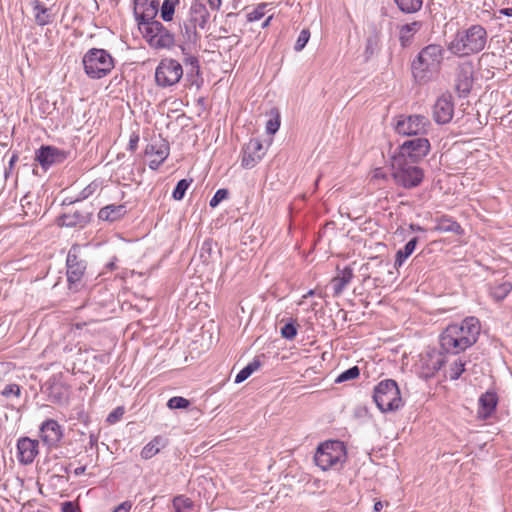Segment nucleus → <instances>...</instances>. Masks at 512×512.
I'll return each instance as SVG.
<instances>
[{"label":"nucleus","mask_w":512,"mask_h":512,"mask_svg":"<svg viewBox=\"0 0 512 512\" xmlns=\"http://www.w3.org/2000/svg\"><path fill=\"white\" fill-rule=\"evenodd\" d=\"M480 329V322L475 317L447 326L439 336L442 354L457 355L465 351L477 342Z\"/></svg>","instance_id":"nucleus-1"},{"label":"nucleus","mask_w":512,"mask_h":512,"mask_svg":"<svg viewBox=\"0 0 512 512\" xmlns=\"http://www.w3.org/2000/svg\"><path fill=\"white\" fill-rule=\"evenodd\" d=\"M488 34L480 24L457 30L447 49L455 56L465 57L481 52L487 43Z\"/></svg>","instance_id":"nucleus-2"},{"label":"nucleus","mask_w":512,"mask_h":512,"mask_svg":"<svg viewBox=\"0 0 512 512\" xmlns=\"http://www.w3.org/2000/svg\"><path fill=\"white\" fill-rule=\"evenodd\" d=\"M444 58V49L438 44H429L422 48L411 64L413 78L424 84L432 80L440 69Z\"/></svg>","instance_id":"nucleus-3"},{"label":"nucleus","mask_w":512,"mask_h":512,"mask_svg":"<svg viewBox=\"0 0 512 512\" xmlns=\"http://www.w3.org/2000/svg\"><path fill=\"white\" fill-rule=\"evenodd\" d=\"M391 169L395 184L405 189L418 187L424 179V171L417 163L401 157H391Z\"/></svg>","instance_id":"nucleus-4"},{"label":"nucleus","mask_w":512,"mask_h":512,"mask_svg":"<svg viewBox=\"0 0 512 512\" xmlns=\"http://www.w3.org/2000/svg\"><path fill=\"white\" fill-rule=\"evenodd\" d=\"M84 71L91 79H101L114 68V59L105 49L91 48L82 59Z\"/></svg>","instance_id":"nucleus-5"},{"label":"nucleus","mask_w":512,"mask_h":512,"mask_svg":"<svg viewBox=\"0 0 512 512\" xmlns=\"http://www.w3.org/2000/svg\"><path fill=\"white\" fill-rule=\"evenodd\" d=\"M373 400L381 412L395 411L403 406L400 390L393 379L382 380L375 386Z\"/></svg>","instance_id":"nucleus-6"},{"label":"nucleus","mask_w":512,"mask_h":512,"mask_svg":"<svg viewBox=\"0 0 512 512\" xmlns=\"http://www.w3.org/2000/svg\"><path fill=\"white\" fill-rule=\"evenodd\" d=\"M346 460V449L341 441H326L316 450L315 464L323 471L342 466Z\"/></svg>","instance_id":"nucleus-7"},{"label":"nucleus","mask_w":512,"mask_h":512,"mask_svg":"<svg viewBox=\"0 0 512 512\" xmlns=\"http://www.w3.org/2000/svg\"><path fill=\"white\" fill-rule=\"evenodd\" d=\"M183 76V67L175 59L164 58L156 67L155 82L161 88L176 85Z\"/></svg>","instance_id":"nucleus-8"},{"label":"nucleus","mask_w":512,"mask_h":512,"mask_svg":"<svg viewBox=\"0 0 512 512\" xmlns=\"http://www.w3.org/2000/svg\"><path fill=\"white\" fill-rule=\"evenodd\" d=\"M430 151V142L425 137H415L404 141L392 157H401L406 161L418 163Z\"/></svg>","instance_id":"nucleus-9"},{"label":"nucleus","mask_w":512,"mask_h":512,"mask_svg":"<svg viewBox=\"0 0 512 512\" xmlns=\"http://www.w3.org/2000/svg\"><path fill=\"white\" fill-rule=\"evenodd\" d=\"M430 121L423 115L400 116L395 124V131L402 136H422L427 134Z\"/></svg>","instance_id":"nucleus-10"},{"label":"nucleus","mask_w":512,"mask_h":512,"mask_svg":"<svg viewBox=\"0 0 512 512\" xmlns=\"http://www.w3.org/2000/svg\"><path fill=\"white\" fill-rule=\"evenodd\" d=\"M445 363L441 351L430 349L420 354L417 370L421 378L429 379L438 372Z\"/></svg>","instance_id":"nucleus-11"},{"label":"nucleus","mask_w":512,"mask_h":512,"mask_svg":"<svg viewBox=\"0 0 512 512\" xmlns=\"http://www.w3.org/2000/svg\"><path fill=\"white\" fill-rule=\"evenodd\" d=\"M78 252L79 248L77 246H73L69 250L66 259L67 281L69 283V288H74L75 290H77L86 271V262L79 258Z\"/></svg>","instance_id":"nucleus-12"},{"label":"nucleus","mask_w":512,"mask_h":512,"mask_svg":"<svg viewBox=\"0 0 512 512\" xmlns=\"http://www.w3.org/2000/svg\"><path fill=\"white\" fill-rule=\"evenodd\" d=\"M454 114V103L449 94L441 95L433 106V119L437 124L449 123Z\"/></svg>","instance_id":"nucleus-13"},{"label":"nucleus","mask_w":512,"mask_h":512,"mask_svg":"<svg viewBox=\"0 0 512 512\" xmlns=\"http://www.w3.org/2000/svg\"><path fill=\"white\" fill-rule=\"evenodd\" d=\"M241 165L246 169L253 168L265 155V149L259 139H251L242 150Z\"/></svg>","instance_id":"nucleus-14"},{"label":"nucleus","mask_w":512,"mask_h":512,"mask_svg":"<svg viewBox=\"0 0 512 512\" xmlns=\"http://www.w3.org/2000/svg\"><path fill=\"white\" fill-rule=\"evenodd\" d=\"M66 152L53 146H41L36 152V160L47 169L55 163H61L66 159Z\"/></svg>","instance_id":"nucleus-15"},{"label":"nucleus","mask_w":512,"mask_h":512,"mask_svg":"<svg viewBox=\"0 0 512 512\" xmlns=\"http://www.w3.org/2000/svg\"><path fill=\"white\" fill-rule=\"evenodd\" d=\"M145 153L154 156L149 162V168L157 170L169 155V145L165 140L159 139L147 145Z\"/></svg>","instance_id":"nucleus-16"},{"label":"nucleus","mask_w":512,"mask_h":512,"mask_svg":"<svg viewBox=\"0 0 512 512\" xmlns=\"http://www.w3.org/2000/svg\"><path fill=\"white\" fill-rule=\"evenodd\" d=\"M159 8L158 0H134V15L137 22L153 20Z\"/></svg>","instance_id":"nucleus-17"},{"label":"nucleus","mask_w":512,"mask_h":512,"mask_svg":"<svg viewBox=\"0 0 512 512\" xmlns=\"http://www.w3.org/2000/svg\"><path fill=\"white\" fill-rule=\"evenodd\" d=\"M18 460L22 464H31L38 454V441L22 437L17 442Z\"/></svg>","instance_id":"nucleus-18"},{"label":"nucleus","mask_w":512,"mask_h":512,"mask_svg":"<svg viewBox=\"0 0 512 512\" xmlns=\"http://www.w3.org/2000/svg\"><path fill=\"white\" fill-rule=\"evenodd\" d=\"M61 426L56 420L48 419L40 426V437L49 446L56 445L62 438Z\"/></svg>","instance_id":"nucleus-19"},{"label":"nucleus","mask_w":512,"mask_h":512,"mask_svg":"<svg viewBox=\"0 0 512 512\" xmlns=\"http://www.w3.org/2000/svg\"><path fill=\"white\" fill-rule=\"evenodd\" d=\"M91 212L86 210H74L62 214L58 218V224L65 227H84L90 222Z\"/></svg>","instance_id":"nucleus-20"},{"label":"nucleus","mask_w":512,"mask_h":512,"mask_svg":"<svg viewBox=\"0 0 512 512\" xmlns=\"http://www.w3.org/2000/svg\"><path fill=\"white\" fill-rule=\"evenodd\" d=\"M210 14L205 4L199 0L192 2L190 7L189 22L197 25L200 29H204L208 23Z\"/></svg>","instance_id":"nucleus-21"},{"label":"nucleus","mask_w":512,"mask_h":512,"mask_svg":"<svg viewBox=\"0 0 512 512\" xmlns=\"http://www.w3.org/2000/svg\"><path fill=\"white\" fill-rule=\"evenodd\" d=\"M337 275L332 279L331 284L334 296H339L354 277L353 269L346 266L344 269H337Z\"/></svg>","instance_id":"nucleus-22"},{"label":"nucleus","mask_w":512,"mask_h":512,"mask_svg":"<svg viewBox=\"0 0 512 512\" xmlns=\"http://www.w3.org/2000/svg\"><path fill=\"white\" fill-rule=\"evenodd\" d=\"M435 222L436 225L433 228L434 231L440 233H453L456 235H462L464 232L460 224L448 215L435 218Z\"/></svg>","instance_id":"nucleus-23"},{"label":"nucleus","mask_w":512,"mask_h":512,"mask_svg":"<svg viewBox=\"0 0 512 512\" xmlns=\"http://www.w3.org/2000/svg\"><path fill=\"white\" fill-rule=\"evenodd\" d=\"M498 403V396L493 391H487L479 398V414L488 418L495 411Z\"/></svg>","instance_id":"nucleus-24"},{"label":"nucleus","mask_w":512,"mask_h":512,"mask_svg":"<svg viewBox=\"0 0 512 512\" xmlns=\"http://www.w3.org/2000/svg\"><path fill=\"white\" fill-rule=\"evenodd\" d=\"M127 213L126 206L123 204H111L107 205L99 210L98 218L103 221L114 222Z\"/></svg>","instance_id":"nucleus-25"},{"label":"nucleus","mask_w":512,"mask_h":512,"mask_svg":"<svg viewBox=\"0 0 512 512\" xmlns=\"http://www.w3.org/2000/svg\"><path fill=\"white\" fill-rule=\"evenodd\" d=\"M168 444V440L163 436H155L149 443H147L141 450V457L145 460L151 459L160 452L162 448H165Z\"/></svg>","instance_id":"nucleus-26"},{"label":"nucleus","mask_w":512,"mask_h":512,"mask_svg":"<svg viewBox=\"0 0 512 512\" xmlns=\"http://www.w3.org/2000/svg\"><path fill=\"white\" fill-rule=\"evenodd\" d=\"M139 29L142 31L147 42L151 45V40H154L156 36L163 31V24L160 21L148 20L137 22Z\"/></svg>","instance_id":"nucleus-27"},{"label":"nucleus","mask_w":512,"mask_h":512,"mask_svg":"<svg viewBox=\"0 0 512 512\" xmlns=\"http://www.w3.org/2000/svg\"><path fill=\"white\" fill-rule=\"evenodd\" d=\"M31 5L33 8L35 22L39 26H45L52 22L50 9H48L41 1L34 0L31 2Z\"/></svg>","instance_id":"nucleus-28"},{"label":"nucleus","mask_w":512,"mask_h":512,"mask_svg":"<svg viewBox=\"0 0 512 512\" xmlns=\"http://www.w3.org/2000/svg\"><path fill=\"white\" fill-rule=\"evenodd\" d=\"M423 23L421 21H414L403 25L400 28L399 40L402 46L410 44L413 36L421 30Z\"/></svg>","instance_id":"nucleus-29"},{"label":"nucleus","mask_w":512,"mask_h":512,"mask_svg":"<svg viewBox=\"0 0 512 512\" xmlns=\"http://www.w3.org/2000/svg\"><path fill=\"white\" fill-rule=\"evenodd\" d=\"M417 243H418V238L413 237L405 244L404 248L399 249L397 251L396 256H395V263H394V266L396 268L402 266L403 263L405 262V260L414 252V250L417 246Z\"/></svg>","instance_id":"nucleus-30"},{"label":"nucleus","mask_w":512,"mask_h":512,"mask_svg":"<svg viewBox=\"0 0 512 512\" xmlns=\"http://www.w3.org/2000/svg\"><path fill=\"white\" fill-rule=\"evenodd\" d=\"M174 44V35L163 26L161 31L154 40H151V46L154 48H170Z\"/></svg>","instance_id":"nucleus-31"},{"label":"nucleus","mask_w":512,"mask_h":512,"mask_svg":"<svg viewBox=\"0 0 512 512\" xmlns=\"http://www.w3.org/2000/svg\"><path fill=\"white\" fill-rule=\"evenodd\" d=\"M472 78L467 72H460L456 78L455 88L460 96H467L472 88Z\"/></svg>","instance_id":"nucleus-32"},{"label":"nucleus","mask_w":512,"mask_h":512,"mask_svg":"<svg viewBox=\"0 0 512 512\" xmlns=\"http://www.w3.org/2000/svg\"><path fill=\"white\" fill-rule=\"evenodd\" d=\"M260 357H255L248 365H246L235 377V383L239 384L245 381L251 374L261 367Z\"/></svg>","instance_id":"nucleus-33"},{"label":"nucleus","mask_w":512,"mask_h":512,"mask_svg":"<svg viewBox=\"0 0 512 512\" xmlns=\"http://www.w3.org/2000/svg\"><path fill=\"white\" fill-rule=\"evenodd\" d=\"M511 290L512 284L506 281L491 287L490 295L495 301L500 302L507 297Z\"/></svg>","instance_id":"nucleus-34"},{"label":"nucleus","mask_w":512,"mask_h":512,"mask_svg":"<svg viewBox=\"0 0 512 512\" xmlns=\"http://www.w3.org/2000/svg\"><path fill=\"white\" fill-rule=\"evenodd\" d=\"M397 7L406 14L419 11L422 7L423 0H394Z\"/></svg>","instance_id":"nucleus-35"},{"label":"nucleus","mask_w":512,"mask_h":512,"mask_svg":"<svg viewBox=\"0 0 512 512\" xmlns=\"http://www.w3.org/2000/svg\"><path fill=\"white\" fill-rule=\"evenodd\" d=\"M197 28H199L197 25L191 23L188 21V23H184L183 28L181 29L183 38L185 41L189 43H196L199 39V35L197 33Z\"/></svg>","instance_id":"nucleus-36"},{"label":"nucleus","mask_w":512,"mask_h":512,"mask_svg":"<svg viewBox=\"0 0 512 512\" xmlns=\"http://www.w3.org/2000/svg\"><path fill=\"white\" fill-rule=\"evenodd\" d=\"M179 3V0H164L161 7V18L168 22L173 19V15L175 12V5Z\"/></svg>","instance_id":"nucleus-37"},{"label":"nucleus","mask_w":512,"mask_h":512,"mask_svg":"<svg viewBox=\"0 0 512 512\" xmlns=\"http://www.w3.org/2000/svg\"><path fill=\"white\" fill-rule=\"evenodd\" d=\"M173 507L175 512H184L185 510H190L193 508V501L190 498L179 495L174 497Z\"/></svg>","instance_id":"nucleus-38"},{"label":"nucleus","mask_w":512,"mask_h":512,"mask_svg":"<svg viewBox=\"0 0 512 512\" xmlns=\"http://www.w3.org/2000/svg\"><path fill=\"white\" fill-rule=\"evenodd\" d=\"M380 37L377 32L370 35L366 41L365 54L368 57L372 56L379 49Z\"/></svg>","instance_id":"nucleus-39"},{"label":"nucleus","mask_w":512,"mask_h":512,"mask_svg":"<svg viewBox=\"0 0 512 512\" xmlns=\"http://www.w3.org/2000/svg\"><path fill=\"white\" fill-rule=\"evenodd\" d=\"M191 183H192V179H189V180L181 179L180 181H178V183L176 184V187L172 193V197L177 201L182 200Z\"/></svg>","instance_id":"nucleus-40"},{"label":"nucleus","mask_w":512,"mask_h":512,"mask_svg":"<svg viewBox=\"0 0 512 512\" xmlns=\"http://www.w3.org/2000/svg\"><path fill=\"white\" fill-rule=\"evenodd\" d=\"M360 375V369L358 366L350 367L344 372L340 373L335 379V383H343L349 380L358 378Z\"/></svg>","instance_id":"nucleus-41"},{"label":"nucleus","mask_w":512,"mask_h":512,"mask_svg":"<svg viewBox=\"0 0 512 512\" xmlns=\"http://www.w3.org/2000/svg\"><path fill=\"white\" fill-rule=\"evenodd\" d=\"M296 335H297V324L293 320H291L290 322L286 323L281 328V336L284 339L292 340V339H294L296 337Z\"/></svg>","instance_id":"nucleus-42"},{"label":"nucleus","mask_w":512,"mask_h":512,"mask_svg":"<svg viewBox=\"0 0 512 512\" xmlns=\"http://www.w3.org/2000/svg\"><path fill=\"white\" fill-rule=\"evenodd\" d=\"M465 362H463L461 359L455 360L450 365V379L451 380H457L460 378L462 373L465 371Z\"/></svg>","instance_id":"nucleus-43"},{"label":"nucleus","mask_w":512,"mask_h":512,"mask_svg":"<svg viewBox=\"0 0 512 512\" xmlns=\"http://www.w3.org/2000/svg\"><path fill=\"white\" fill-rule=\"evenodd\" d=\"M190 405V401L184 397L174 396L167 402V406L170 409H185Z\"/></svg>","instance_id":"nucleus-44"},{"label":"nucleus","mask_w":512,"mask_h":512,"mask_svg":"<svg viewBox=\"0 0 512 512\" xmlns=\"http://www.w3.org/2000/svg\"><path fill=\"white\" fill-rule=\"evenodd\" d=\"M1 395L6 398H10V397L19 398L21 395V388L18 384H15V383L8 384L2 390Z\"/></svg>","instance_id":"nucleus-45"},{"label":"nucleus","mask_w":512,"mask_h":512,"mask_svg":"<svg viewBox=\"0 0 512 512\" xmlns=\"http://www.w3.org/2000/svg\"><path fill=\"white\" fill-rule=\"evenodd\" d=\"M272 112H274L275 115L273 118L268 120V122L266 124L267 133H269L271 135L275 134L280 127V115H279L278 111L275 109Z\"/></svg>","instance_id":"nucleus-46"},{"label":"nucleus","mask_w":512,"mask_h":512,"mask_svg":"<svg viewBox=\"0 0 512 512\" xmlns=\"http://www.w3.org/2000/svg\"><path fill=\"white\" fill-rule=\"evenodd\" d=\"M267 4L262 3L258 5L253 11L247 14V20L249 22H254L260 20L265 15Z\"/></svg>","instance_id":"nucleus-47"},{"label":"nucleus","mask_w":512,"mask_h":512,"mask_svg":"<svg viewBox=\"0 0 512 512\" xmlns=\"http://www.w3.org/2000/svg\"><path fill=\"white\" fill-rule=\"evenodd\" d=\"M309 39H310V31H309V29H303L300 32V34H299V36H298V38L296 40L294 49L296 51H301L306 46V44L308 43Z\"/></svg>","instance_id":"nucleus-48"},{"label":"nucleus","mask_w":512,"mask_h":512,"mask_svg":"<svg viewBox=\"0 0 512 512\" xmlns=\"http://www.w3.org/2000/svg\"><path fill=\"white\" fill-rule=\"evenodd\" d=\"M228 194L229 192L227 189L217 190L209 202L210 207L215 208L216 206H218L222 200L228 197Z\"/></svg>","instance_id":"nucleus-49"},{"label":"nucleus","mask_w":512,"mask_h":512,"mask_svg":"<svg viewBox=\"0 0 512 512\" xmlns=\"http://www.w3.org/2000/svg\"><path fill=\"white\" fill-rule=\"evenodd\" d=\"M124 414V409L123 407H117L116 409H114L107 417V421L111 424H114L116 423L117 421H119L121 419V417L123 416Z\"/></svg>","instance_id":"nucleus-50"},{"label":"nucleus","mask_w":512,"mask_h":512,"mask_svg":"<svg viewBox=\"0 0 512 512\" xmlns=\"http://www.w3.org/2000/svg\"><path fill=\"white\" fill-rule=\"evenodd\" d=\"M97 184L91 183L88 186H86L81 192H80V199H86L89 196H91L97 189Z\"/></svg>","instance_id":"nucleus-51"},{"label":"nucleus","mask_w":512,"mask_h":512,"mask_svg":"<svg viewBox=\"0 0 512 512\" xmlns=\"http://www.w3.org/2000/svg\"><path fill=\"white\" fill-rule=\"evenodd\" d=\"M186 64H189L191 66V73H199V61L196 57L190 56L186 59Z\"/></svg>","instance_id":"nucleus-52"},{"label":"nucleus","mask_w":512,"mask_h":512,"mask_svg":"<svg viewBox=\"0 0 512 512\" xmlns=\"http://www.w3.org/2000/svg\"><path fill=\"white\" fill-rule=\"evenodd\" d=\"M61 510L62 512H76V505L71 501H67L62 503Z\"/></svg>","instance_id":"nucleus-53"},{"label":"nucleus","mask_w":512,"mask_h":512,"mask_svg":"<svg viewBox=\"0 0 512 512\" xmlns=\"http://www.w3.org/2000/svg\"><path fill=\"white\" fill-rule=\"evenodd\" d=\"M131 507L132 504L128 501H125L121 503L117 508H115L113 512H129Z\"/></svg>","instance_id":"nucleus-54"},{"label":"nucleus","mask_w":512,"mask_h":512,"mask_svg":"<svg viewBox=\"0 0 512 512\" xmlns=\"http://www.w3.org/2000/svg\"><path fill=\"white\" fill-rule=\"evenodd\" d=\"M138 141H139V136L136 135V134H133L131 137H130V140H129V149L131 151H135L136 148H137V145H138Z\"/></svg>","instance_id":"nucleus-55"},{"label":"nucleus","mask_w":512,"mask_h":512,"mask_svg":"<svg viewBox=\"0 0 512 512\" xmlns=\"http://www.w3.org/2000/svg\"><path fill=\"white\" fill-rule=\"evenodd\" d=\"M212 9L218 10L221 6V0H208Z\"/></svg>","instance_id":"nucleus-56"},{"label":"nucleus","mask_w":512,"mask_h":512,"mask_svg":"<svg viewBox=\"0 0 512 512\" xmlns=\"http://www.w3.org/2000/svg\"><path fill=\"white\" fill-rule=\"evenodd\" d=\"M18 161V155L16 153H13L10 160H9V167L10 169L14 166V164Z\"/></svg>","instance_id":"nucleus-57"},{"label":"nucleus","mask_w":512,"mask_h":512,"mask_svg":"<svg viewBox=\"0 0 512 512\" xmlns=\"http://www.w3.org/2000/svg\"><path fill=\"white\" fill-rule=\"evenodd\" d=\"M85 470H86V466H80V467H77V468L74 470V474H75L76 476H80V475L84 474Z\"/></svg>","instance_id":"nucleus-58"},{"label":"nucleus","mask_w":512,"mask_h":512,"mask_svg":"<svg viewBox=\"0 0 512 512\" xmlns=\"http://www.w3.org/2000/svg\"><path fill=\"white\" fill-rule=\"evenodd\" d=\"M500 13L507 17H512V8H503L500 10Z\"/></svg>","instance_id":"nucleus-59"},{"label":"nucleus","mask_w":512,"mask_h":512,"mask_svg":"<svg viewBox=\"0 0 512 512\" xmlns=\"http://www.w3.org/2000/svg\"><path fill=\"white\" fill-rule=\"evenodd\" d=\"M383 508V503L381 501H378L374 504V510L376 512H380Z\"/></svg>","instance_id":"nucleus-60"},{"label":"nucleus","mask_w":512,"mask_h":512,"mask_svg":"<svg viewBox=\"0 0 512 512\" xmlns=\"http://www.w3.org/2000/svg\"><path fill=\"white\" fill-rule=\"evenodd\" d=\"M410 228L413 230V231H423L424 229L419 226V225H415V224H411L410 225Z\"/></svg>","instance_id":"nucleus-61"},{"label":"nucleus","mask_w":512,"mask_h":512,"mask_svg":"<svg viewBox=\"0 0 512 512\" xmlns=\"http://www.w3.org/2000/svg\"><path fill=\"white\" fill-rule=\"evenodd\" d=\"M272 19V16H269L262 24V27L265 28L269 25L270 21Z\"/></svg>","instance_id":"nucleus-62"},{"label":"nucleus","mask_w":512,"mask_h":512,"mask_svg":"<svg viewBox=\"0 0 512 512\" xmlns=\"http://www.w3.org/2000/svg\"><path fill=\"white\" fill-rule=\"evenodd\" d=\"M313 294H314V291H313V290H310V291H308V292H307V294H306V295H304V298H307V297H309V296H312Z\"/></svg>","instance_id":"nucleus-63"},{"label":"nucleus","mask_w":512,"mask_h":512,"mask_svg":"<svg viewBox=\"0 0 512 512\" xmlns=\"http://www.w3.org/2000/svg\"><path fill=\"white\" fill-rule=\"evenodd\" d=\"M108 268L111 269V270L114 269V263H109L108 264Z\"/></svg>","instance_id":"nucleus-64"}]
</instances>
